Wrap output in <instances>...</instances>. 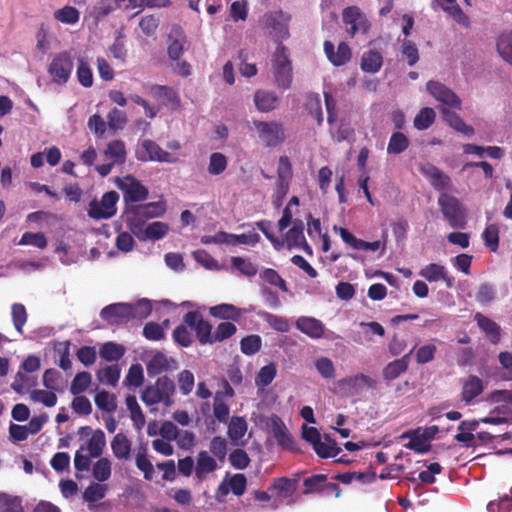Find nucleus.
Returning a JSON list of instances; mask_svg holds the SVG:
<instances>
[{"label": "nucleus", "instance_id": "18", "mask_svg": "<svg viewBox=\"0 0 512 512\" xmlns=\"http://www.w3.org/2000/svg\"><path fill=\"white\" fill-rule=\"evenodd\" d=\"M271 432L277 444L290 451H298V445L287 430L284 422L278 416L271 418Z\"/></svg>", "mask_w": 512, "mask_h": 512}, {"label": "nucleus", "instance_id": "37", "mask_svg": "<svg viewBox=\"0 0 512 512\" xmlns=\"http://www.w3.org/2000/svg\"><path fill=\"white\" fill-rule=\"evenodd\" d=\"M105 155L112 159L115 164H124L126 161V147L122 140H113L108 143Z\"/></svg>", "mask_w": 512, "mask_h": 512}, {"label": "nucleus", "instance_id": "15", "mask_svg": "<svg viewBox=\"0 0 512 512\" xmlns=\"http://www.w3.org/2000/svg\"><path fill=\"white\" fill-rule=\"evenodd\" d=\"M485 382L476 375H469L461 380L460 400L465 405H471L485 390Z\"/></svg>", "mask_w": 512, "mask_h": 512}, {"label": "nucleus", "instance_id": "24", "mask_svg": "<svg viewBox=\"0 0 512 512\" xmlns=\"http://www.w3.org/2000/svg\"><path fill=\"white\" fill-rule=\"evenodd\" d=\"M170 43L168 45V56L172 60H178L184 50V45L186 43V35L184 34L181 27H174L169 34Z\"/></svg>", "mask_w": 512, "mask_h": 512}, {"label": "nucleus", "instance_id": "34", "mask_svg": "<svg viewBox=\"0 0 512 512\" xmlns=\"http://www.w3.org/2000/svg\"><path fill=\"white\" fill-rule=\"evenodd\" d=\"M209 313L216 318L237 321L241 317V310L232 304H219L210 307Z\"/></svg>", "mask_w": 512, "mask_h": 512}, {"label": "nucleus", "instance_id": "27", "mask_svg": "<svg viewBox=\"0 0 512 512\" xmlns=\"http://www.w3.org/2000/svg\"><path fill=\"white\" fill-rule=\"evenodd\" d=\"M278 96L272 91L257 90L254 94V103L260 112H270L277 108Z\"/></svg>", "mask_w": 512, "mask_h": 512}, {"label": "nucleus", "instance_id": "6", "mask_svg": "<svg viewBox=\"0 0 512 512\" xmlns=\"http://www.w3.org/2000/svg\"><path fill=\"white\" fill-rule=\"evenodd\" d=\"M253 126L259 140L265 147H278L283 144L286 139L285 129L281 122L253 120Z\"/></svg>", "mask_w": 512, "mask_h": 512}, {"label": "nucleus", "instance_id": "60", "mask_svg": "<svg viewBox=\"0 0 512 512\" xmlns=\"http://www.w3.org/2000/svg\"><path fill=\"white\" fill-rule=\"evenodd\" d=\"M62 376L53 368L47 369L43 374V385L51 391H62Z\"/></svg>", "mask_w": 512, "mask_h": 512}, {"label": "nucleus", "instance_id": "17", "mask_svg": "<svg viewBox=\"0 0 512 512\" xmlns=\"http://www.w3.org/2000/svg\"><path fill=\"white\" fill-rule=\"evenodd\" d=\"M292 177L293 170L289 158L287 156H280L274 194L279 195V197H286Z\"/></svg>", "mask_w": 512, "mask_h": 512}, {"label": "nucleus", "instance_id": "16", "mask_svg": "<svg viewBox=\"0 0 512 512\" xmlns=\"http://www.w3.org/2000/svg\"><path fill=\"white\" fill-rule=\"evenodd\" d=\"M427 91L439 102L454 108H461L460 98L447 86L437 81H429L427 83Z\"/></svg>", "mask_w": 512, "mask_h": 512}, {"label": "nucleus", "instance_id": "36", "mask_svg": "<svg viewBox=\"0 0 512 512\" xmlns=\"http://www.w3.org/2000/svg\"><path fill=\"white\" fill-rule=\"evenodd\" d=\"M303 230L304 225L301 220H296L293 222V226L286 233V241L289 247H300L302 244H305L306 248L310 249V247L305 242Z\"/></svg>", "mask_w": 512, "mask_h": 512}, {"label": "nucleus", "instance_id": "11", "mask_svg": "<svg viewBox=\"0 0 512 512\" xmlns=\"http://www.w3.org/2000/svg\"><path fill=\"white\" fill-rule=\"evenodd\" d=\"M119 194L116 191H109L103 194L101 201L92 200L89 203L88 216L95 220L109 219L116 214V204Z\"/></svg>", "mask_w": 512, "mask_h": 512}, {"label": "nucleus", "instance_id": "32", "mask_svg": "<svg viewBox=\"0 0 512 512\" xmlns=\"http://www.w3.org/2000/svg\"><path fill=\"white\" fill-rule=\"evenodd\" d=\"M131 446V441L123 433L116 434L111 441V449L117 459H129Z\"/></svg>", "mask_w": 512, "mask_h": 512}, {"label": "nucleus", "instance_id": "54", "mask_svg": "<svg viewBox=\"0 0 512 512\" xmlns=\"http://www.w3.org/2000/svg\"><path fill=\"white\" fill-rule=\"evenodd\" d=\"M169 231L167 223L156 221L149 224L147 227H143L145 237L151 240H160L166 236Z\"/></svg>", "mask_w": 512, "mask_h": 512}, {"label": "nucleus", "instance_id": "64", "mask_svg": "<svg viewBox=\"0 0 512 512\" xmlns=\"http://www.w3.org/2000/svg\"><path fill=\"white\" fill-rule=\"evenodd\" d=\"M97 377L100 382L115 386L120 378L118 365L107 366L98 371Z\"/></svg>", "mask_w": 512, "mask_h": 512}, {"label": "nucleus", "instance_id": "38", "mask_svg": "<svg viewBox=\"0 0 512 512\" xmlns=\"http://www.w3.org/2000/svg\"><path fill=\"white\" fill-rule=\"evenodd\" d=\"M94 402L98 409L107 413H113L117 409L115 395L106 390L98 391L94 397Z\"/></svg>", "mask_w": 512, "mask_h": 512}, {"label": "nucleus", "instance_id": "53", "mask_svg": "<svg viewBox=\"0 0 512 512\" xmlns=\"http://www.w3.org/2000/svg\"><path fill=\"white\" fill-rule=\"evenodd\" d=\"M227 165V157L223 153L214 152L209 158L208 172L214 176L220 175L226 170Z\"/></svg>", "mask_w": 512, "mask_h": 512}, {"label": "nucleus", "instance_id": "43", "mask_svg": "<svg viewBox=\"0 0 512 512\" xmlns=\"http://www.w3.org/2000/svg\"><path fill=\"white\" fill-rule=\"evenodd\" d=\"M108 486L106 484L92 482L83 492L85 502L94 503L106 496Z\"/></svg>", "mask_w": 512, "mask_h": 512}, {"label": "nucleus", "instance_id": "51", "mask_svg": "<svg viewBox=\"0 0 512 512\" xmlns=\"http://www.w3.org/2000/svg\"><path fill=\"white\" fill-rule=\"evenodd\" d=\"M327 479V475L324 474H316L311 477L305 478L303 481L305 487L304 494L323 492L324 485H326Z\"/></svg>", "mask_w": 512, "mask_h": 512}, {"label": "nucleus", "instance_id": "5", "mask_svg": "<svg viewBox=\"0 0 512 512\" xmlns=\"http://www.w3.org/2000/svg\"><path fill=\"white\" fill-rule=\"evenodd\" d=\"M438 205L450 227L454 229L466 227V211L458 198L448 193H441L438 197Z\"/></svg>", "mask_w": 512, "mask_h": 512}, {"label": "nucleus", "instance_id": "23", "mask_svg": "<svg viewBox=\"0 0 512 512\" xmlns=\"http://www.w3.org/2000/svg\"><path fill=\"white\" fill-rule=\"evenodd\" d=\"M419 275L429 282L443 280L448 288L454 284V277L449 275L446 268L440 264L431 263L425 266L420 270Z\"/></svg>", "mask_w": 512, "mask_h": 512}, {"label": "nucleus", "instance_id": "47", "mask_svg": "<svg viewBox=\"0 0 512 512\" xmlns=\"http://www.w3.org/2000/svg\"><path fill=\"white\" fill-rule=\"evenodd\" d=\"M482 239L485 246L491 251L496 252L499 247V228L496 224H489L482 233Z\"/></svg>", "mask_w": 512, "mask_h": 512}, {"label": "nucleus", "instance_id": "28", "mask_svg": "<svg viewBox=\"0 0 512 512\" xmlns=\"http://www.w3.org/2000/svg\"><path fill=\"white\" fill-rule=\"evenodd\" d=\"M412 352L413 350H411L408 354H405L403 357L390 362L383 369V378L387 381H392L398 378L402 373L406 372L409 366V359Z\"/></svg>", "mask_w": 512, "mask_h": 512}, {"label": "nucleus", "instance_id": "12", "mask_svg": "<svg viewBox=\"0 0 512 512\" xmlns=\"http://www.w3.org/2000/svg\"><path fill=\"white\" fill-rule=\"evenodd\" d=\"M136 158L141 162L157 161L164 163H176L178 158L163 150L155 141L143 140L137 150Z\"/></svg>", "mask_w": 512, "mask_h": 512}, {"label": "nucleus", "instance_id": "62", "mask_svg": "<svg viewBox=\"0 0 512 512\" xmlns=\"http://www.w3.org/2000/svg\"><path fill=\"white\" fill-rule=\"evenodd\" d=\"M30 398L34 402L42 403L46 407H53L57 403V396L54 391L36 389L31 391Z\"/></svg>", "mask_w": 512, "mask_h": 512}, {"label": "nucleus", "instance_id": "42", "mask_svg": "<svg viewBox=\"0 0 512 512\" xmlns=\"http://www.w3.org/2000/svg\"><path fill=\"white\" fill-rule=\"evenodd\" d=\"M409 143V139L405 134L400 131L394 132L390 137L387 153L395 155L400 154L409 147Z\"/></svg>", "mask_w": 512, "mask_h": 512}, {"label": "nucleus", "instance_id": "41", "mask_svg": "<svg viewBox=\"0 0 512 512\" xmlns=\"http://www.w3.org/2000/svg\"><path fill=\"white\" fill-rule=\"evenodd\" d=\"M259 315L272 329L277 332L286 333L290 330L289 321L285 317L265 311L260 312Z\"/></svg>", "mask_w": 512, "mask_h": 512}, {"label": "nucleus", "instance_id": "52", "mask_svg": "<svg viewBox=\"0 0 512 512\" xmlns=\"http://www.w3.org/2000/svg\"><path fill=\"white\" fill-rule=\"evenodd\" d=\"M91 374L87 371L79 372L71 382L70 392L72 395H79L86 391L91 384Z\"/></svg>", "mask_w": 512, "mask_h": 512}, {"label": "nucleus", "instance_id": "50", "mask_svg": "<svg viewBox=\"0 0 512 512\" xmlns=\"http://www.w3.org/2000/svg\"><path fill=\"white\" fill-rule=\"evenodd\" d=\"M0 512H24L21 499L0 492Z\"/></svg>", "mask_w": 512, "mask_h": 512}, {"label": "nucleus", "instance_id": "19", "mask_svg": "<svg viewBox=\"0 0 512 512\" xmlns=\"http://www.w3.org/2000/svg\"><path fill=\"white\" fill-rule=\"evenodd\" d=\"M296 328L311 339H320L324 336L326 327L318 319L310 316H300L295 322Z\"/></svg>", "mask_w": 512, "mask_h": 512}, {"label": "nucleus", "instance_id": "56", "mask_svg": "<svg viewBox=\"0 0 512 512\" xmlns=\"http://www.w3.org/2000/svg\"><path fill=\"white\" fill-rule=\"evenodd\" d=\"M237 331L235 324L231 322H221L213 332L212 344L222 342L232 337Z\"/></svg>", "mask_w": 512, "mask_h": 512}, {"label": "nucleus", "instance_id": "3", "mask_svg": "<svg viewBox=\"0 0 512 512\" xmlns=\"http://www.w3.org/2000/svg\"><path fill=\"white\" fill-rule=\"evenodd\" d=\"M175 393V383L168 376L159 377L152 385H148L141 393V400L147 406L162 403L170 406Z\"/></svg>", "mask_w": 512, "mask_h": 512}, {"label": "nucleus", "instance_id": "40", "mask_svg": "<svg viewBox=\"0 0 512 512\" xmlns=\"http://www.w3.org/2000/svg\"><path fill=\"white\" fill-rule=\"evenodd\" d=\"M496 47L500 56L512 65V30L500 35Z\"/></svg>", "mask_w": 512, "mask_h": 512}, {"label": "nucleus", "instance_id": "1", "mask_svg": "<svg viewBox=\"0 0 512 512\" xmlns=\"http://www.w3.org/2000/svg\"><path fill=\"white\" fill-rule=\"evenodd\" d=\"M166 212L165 201L150 202L146 204L130 205L126 207V223L136 236L143 231L145 223L152 218L162 216Z\"/></svg>", "mask_w": 512, "mask_h": 512}, {"label": "nucleus", "instance_id": "7", "mask_svg": "<svg viewBox=\"0 0 512 512\" xmlns=\"http://www.w3.org/2000/svg\"><path fill=\"white\" fill-rule=\"evenodd\" d=\"M73 68V57L68 51H62L53 57L48 66V73L53 83L64 85L70 79Z\"/></svg>", "mask_w": 512, "mask_h": 512}, {"label": "nucleus", "instance_id": "4", "mask_svg": "<svg viewBox=\"0 0 512 512\" xmlns=\"http://www.w3.org/2000/svg\"><path fill=\"white\" fill-rule=\"evenodd\" d=\"M271 63L275 84L283 90L289 89L293 79V68L283 43L277 45Z\"/></svg>", "mask_w": 512, "mask_h": 512}, {"label": "nucleus", "instance_id": "59", "mask_svg": "<svg viewBox=\"0 0 512 512\" xmlns=\"http://www.w3.org/2000/svg\"><path fill=\"white\" fill-rule=\"evenodd\" d=\"M144 382L143 368L140 364H133L130 366L128 373L124 379V384L127 387H140Z\"/></svg>", "mask_w": 512, "mask_h": 512}, {"label": "nucleus", "instance_id": "22", "mask_svg": "<svg viewBox=\"0 0 512 512\" xmlns=\"http://www.w3.org/2000/svg\"><path fill=\"white\" fill-rule=\"evenodd\" d=\"M149 94L160 101L162 105H171L174 109L180 107V98L178 93L166 85L154 84L148 87Z\"/></svg>", "mask_w": 512, "mask_h": 512}, {"label": "nucleus", "instance_id": "48", "mask_svg": "<svg viewBox=\"0 0 512 512\" xmlns=\"http://www.w3.org/2000/svg\"><path fill=\"white\" fill-rule=\"evenodd\" d=\"M124 353V347L114 342H107L100 349V356L106 361H118Z\"/></svg>", "mask_w": 512, "mask_h": 512}, {"label": "nucleus", "instance_id": "25", "mask_svg": "<svg viewBox=\"0 0 512 512\" xmlns=\"http://www.w3.org/2000/svg\"><path fill=\"white\" fill-rule=\"evenodd\" d=\"M478 327L489 337L493 344H497L501 339V328L500 326L490 318L484 316L481 313H476L474 316Z\"/></svg>", "mask_w": 512, "mask_h": 512}, {"label": "nucleus", "instance_id": "8", "mask_svg": "<svg viewBox=\"0 0 512 512\" xmlns=\"http://www.w3.org/2000/svg\"><path fill=\"white\" fill-rule=\"evenodd\" d=\"M117 187L123 192V199L127 207L134 203L144 201L149 196L148 189L135 177L127 175L116 179Z\"/></svg>", "mask_w": 512, "mask_h": 512}, {"label": "nucleus", "instance_id": "13", "mask_svg": "<svg viewBox=\"0 0 512 512\" xmlns=\"http://www.w3.org/2000/svg\"><path fill=\"white\" fill-rule=\"evenodd\" d=\"M183 322L195 331L200 344H212V325L204 319L199 311H189L183 317Z\"/></svg>", "mask_w": 512, "mask_h": 512}, {"label": "nucleus", "instance_id": "39", "mask_svg": "<svg viewBox=\"0 0 512 512\" xmlns=\"http://www.w3.org/2000/svg\"><path fill=\"white\" fill-rule=\"evenodd\" d=\"M105 445L106 439L104 432L101 429L95 430L87 443V449L89 451L90 457H100L103 453Z\"/></svg>", "mask_w": 512, "mask_h": 512}, {"label": "nucleus", "instance_id": "55", "mask_svg": "<svg viewBox=\"0 0 512 512\" xmlns=\"http://www.w3.org/2000/svg\"><path fill=\"white\" fill-rule=\"evenodd\" d=\"M93 477L98 482H105L111 476V462L107 458H100L93 465Z\"/></svg>", "mask_w": 512, "mask_h": 512}, {"label": "nucleus", "instance_id": "20", "mask_svg": "<svg viewBox=\"0 0 512 512\" xmlns=\"http://www.w3.org/2000/svg\"><path fill=\"white\" fill-rule=\"evenodd\" d=\"M419 171L436 190H444L451 184L450 177L433 164L426 163L419 167Z\"/></svg>", "mask_w": 512, "mask_h": 512}, {"label": "nucleus", "instance_id": "2", "mask_svg": "<svg viewBox=\"0 0 512 512\" xmlns=\"http://www.w3.org/2000/svg\"><path fill=\"white\" fill-rule=\"evenodd\" d=\"M291 15L283 10L268 11L260 19L261 28L278 44L290 37Z\"/></svg>", "mask_w": 512, "mask_h": 512}, {"label": "nucleus", "instance_id": "21", "mask_svg": "<svg viewBox=\"0 0 512 512\" xmlns=\"http://www.w3.org/2000/svg\"><path fill=\"white\" fill-rule=\"evenodd\" d=\"M269 490L274 493L276 499L280 502L287 501V503H291L296 491V480L287 477L276 478Z\"/></svg>", "mask_w": 512, "mask_h": 512}, {"label": "nucleus", "instance_id": "10", "mask_svg": "<svg viewBox=\"0 0 512 512\" xmlns=\"http://www.w3.org/2000/svg\"><path fill=\"white\" fill-rule=\"evenodd\" d=\"M100 317L110 325H121L137 318V312L132 304L113 303L101 310Z\"/></svg>", "mask_w": 512, "mask_h": 512}, {"label": "nucleus", "instance_id": "31", "mask_svg": "<svg viewBox=\"0 0 512 512\" xmlns=\"http://www.w3.org/2000/svg\"><path fill=\"white\" fill-rule=\"evenodd\" d=\"M315 453L323 459L336 457L342 449L337 446V442L328 434L324 435V441L320 440L313 447Z\"/></svg>", "mask_w": 512, "mask_h": 512}, {"label": "nucleus", "instance_id": "57", "mask_svg": "<svg viewBox=\"0 0 512 512\" xmlns=\"http://www.w3.org/2000/svg\"><path fill=\"white\" fill-rule=\"evenodd\" d=\"M188 327L185 323L180 324L172 333L174 342L185 348L190 347L193 343L192 333L188 330Z\"/></svg>", "mask_w": 512, "mask_h": 512}, {"label": "nucleus", "instance_id": "30", "mask_svg": "<svg viewBox=\"0 0 512 512\" xmlns=\"http://www.w3.org/2000/svg\"><path fill=\"white\" fill-rule=\"evenodd\" d=\"M442 115L447 124L457 132H460L466 136L474 135V128L471 125L466 124L456 112L444 108L442 109Z\"/></svg>", "mask_w": 512, "mask_h": 512}, {"label": "nucleus", "instance_id": "44", "mask_svg": "<svg viewBox=\"0 0 512 512\" xmlns=\"http://www.w3.org/2000/svg\"><path fill=\"white\" fill-rule=\"evenodd\" d=\"M127 409L130 412L131 420L134 424L141 428L145 424V416L139 406L137 399L134 395H128L125 399Z\"/></svg>", "mask_w": 512, "mask_h": 512}, {"label": "nucleus", "instance_id": "33", "mask_svg": "<svg viewBox=\"0 0 512 512\" xmlns=\"http://www.w3.org/2000/svg\"><path fill=\"white\" fill-rule=\"evenodd\" d=\"M383 64L382 54L376 50H369L362 55L361 69L367 73H376Z\"/></svg>", "mask_w": 512, "mask_h": 512}, {"label": "nucleus", "instance_id": "45", "mask_svg": "<svg viewBox=\"0 0 512 512\" xmlns=\"http://www.w3.org/2000/svg\"><path fill=\"white\" fill-rule=\"evenodd\" d=\"M435 111L430 107L422 108L415 116L413 124L417 130L428 129L435 121Z\"/></svg>", "mask_w": 512, "mask_h": 512}, {"label": "nucleus", "instance_id": "14", "mask_svg": "<svg viewBox=\"0 0 512 512\" xmlns=\"http://www.w3.org/2000/svg\"><path fill=\"white\" fill-rule=\"evenodd\" d=\"M342 19L347 26V32L350 36H355L361 32L365 34L370 29V24L360 9L356 6H350L343 10Z\"/></svg>", "mask_w": 512, "mask_h": 512}, {"label": "nucleus", "instance_id": "35", "mask_svg": "<svg viewBox=\"0 0 512 512\" xmlns=\"http://www.w3.org/2000/svg\"><path fill=\"white\" fill-rule=\"evenodd\" d=\"M247 432V422L243 417L234 416L231 418L228 425V437L234 445H238V441Z\"/></svg>", "mask_w": 512, "mask_h": 512}, {"label": "nucleus", "instance_id": "9", "mask_svg": "<svg viewBox=\"0 0 512 512\" xmlns=\"http://www.w3.org/2000/svg\"><path fill=\"white\" fill-rule=\"evenodd\" d=\"M377 381L363 373L346 376L337 382L339 390L348 397L360 395L365 389H375Z\"/></svg>", "mask_w": 512, "mask_h": 512}, {"label": "nucleus", "instance_id": "49", "mask_svg": "<svg viewBox=\"0 0 512 512\" xmlns=\"http://www.w3.org/2000/svg\"><path fill=\"white\" fill-rule=\"evenodd\" d=\"M402 437H410V441L405 444L407 449L418 453H426L431 448V445L427 443V440L422 435H418L416 431L407 432Z\"/></svg>", "mask_w": 512, "mask_h": 512}, {"label": "nucleus", "instance_id": "29", "mask_svg": "<svg viewBox=\"0 0 512 512\" xmlns=\"http://www.w3.org/2000/svg\"><path fill=\"white\" fill-rule=\"evenodd\" d=\"M217 468L216 460L207 451L202 450L197 454L195 474L199 480H202L206 474L214 472Z\"/></svg>", "mask_w": 512, "mask_h": 512}, {"label": "nucleus", "instance_id": "46", "mask_svg": "<svg viewBox=\"0 0 512 512\" xmlns=\"http://www.w3.org/2000/svg\"><path fill=\"white\" fill-rule=\"evenodd\" d=\"M54 18L64 24H76L80 19V12L73 6L66 5L54 12Z\"/></svg>", "mask_w": 512, "mask_h": 512}, {"label": "nucleus", "instance_id": "61", "mask_svg": "<svg viewBox=\"0 0 512 512\" xmlns=\"http://www.w3.org/2000/svg\"><path fill=\"white\" fill-rule=\"evenodd\" d=\"M231 263L235 269H237L242 275L247 277H253L258 272V267L250 260L236 256L232 257Z\"/></svg>", "mask_w": 512, "mask_h": 512}, {"label": "nucleus", "instance_id": "63", "mask_svg": "<svg viewBox=\"0 0 512 512\" xmlns=\"http://www.w3.org/2000/svg\"><path fill=\"white\" fill-rule=\"evenodd\" d=\"M440 5L443 11L451 16L455 22L464 27H468L470 25L468 16L463 12L462 8L458 4L455 3L449 6L444 5V3H440Z\"/></svg>", "mask_w": 512, "mask_h": 512}, {"label": "nucleus", "instance_id": "58", "mask_svg": "<svg viewBox=\"0 0 512 512\" xmlns=\"http://www.w3.org/2000/svg\"><path fill=\"white\" fill-rule=\"evenodd\" d=\"M261 345L262 339L256 334L246 336L240 342L242 353L249 356L256 354L261 349Z\"/></svg>", "mask_w": 512, "mask_h": 512}, {"label": "nucleus", "instance_id": "26", "mask_svg": "<svg viewBox=\"0 0 512 512\" xmlns=\"http://www.w3.org/2000/svg\"><path fill=\"white\" fill-rule=\"evenodd\" d=\"M171 364H176V361L162 352L156 353L146 365L148 376L154 377L171 370Z\"/></svg>", "mask_w": 512, "mask_h": 512}]
</instances>
